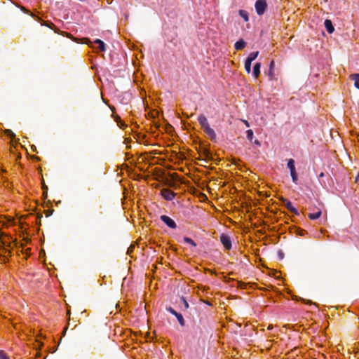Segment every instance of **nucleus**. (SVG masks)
<instances>
[{
    "mask_svg": "<svg viewBox=\"0 0 359 359\" xmlns=\"http://www.w3.org/2000/svg\"><path fill=\"white\" fill-rule=\"evenodd\" d=\"M208 156H209V152L208 151L205 152V156L208 157Z\"/></svg>",
    "mask_w": 359,
    "mask_h": 359,
    "instance_id": "nucleus-38",
    "label": "nucleus"
},
{
    "mask_svg": "<svg viewBox=\"0 0 359 359\" xmlns=\"http://www.w3.org/2000/svg\"><path fill=\"white\" fill-rule=\"evenodd\" d=\"M130 248H132V246H130V248H128V250H130V251H132V249Z\"/></svg>",
    "mask_w": 359,
    "mask_h": 359,
    "instance_id": "nucleus-39",
    "label": "nucleus"
},
{
    "mask_svg": "<svg viewBox=\"0 0 359 359\" xmlns=\"http://www.w3.org/2000/svg\"><path fill=\"white\" fill-rule=\"evenodd\" d=\"M161 219L170 229H175L177 227L175 221L167 215H161Z\"/></svg>",
    "mask_w": 359,
    "mask_h": 359,
    "instance_id": "nucleus-5",
    "label": "nucleus"
},
{
    "mask_svg": "<svg viewBox=\"0 0 359 359\" xmlns=\"http://www.w3.org/2000/svg\"><path fill=\"white\" fill-rule=\"evenodd\" d=\"M320 215H321V211L318 210L316 212L309 214L308 217L310 219L314 220V219H317L318 218H319L320 217Z\"/></svg>",
    "mask_w": 359,
    "mask_h": 359,
    "instance_id": "nucleus-17",
    "label": "nucleus"
},
{
    "mask_svg": "<svg viewBox=\"0 0 359 359\" xmlns=\"http://www.w3.org/2000/svg\"><path fill=\"white\" fill-rule=\"evenodd\" d=\"M246 46V43L243 40H239L235 43V48L237 50L243 49Z\"/></svg>",
    "mask_w": 359,
    "mask_h": 359,
    "instance_id": "nucleus-16",
    "label": "nucleus"
},
{
    "mask_svg": "<svg viewBox=\"0 0 359 359\" xmlns=\"http://www.w3.org/2000/svg\"><path fill=\"white\" fill-rule=\"evenodd\" d=\"M130 248H132V246H130V248H128V250H130V251H132V249Z\"/></svg>",
    "mask_w": 359,
    "mask_h": 359,
    "instance_id": "nucleus-40",
    "label": "nucleus"
},
{
    "mask_svg": "<svg viewBox=\"0 0 359 359\" xmlns=\"http://www.w3.org/2000/svg\"><path fill=\"white\" fill-rule=\"evenodd\" d=\"M255 143L256 144H259V142L258 140H255Z\"/></svg>",
    "mask_w": 359,
    "mask_h": 359,
    "instance_id": "nucleus-37",
    "label": "nucleus"
},
{
    "mask_svg": "<svg viewBox=\"0 0 359 359\" xmlns=\"http://www.w3.org/2000/svg\"><path fill=\"white\" fill-rule=\"evenodd\" d=\"M15 6L17 7H18L23 13H26V14H28L30 16H32V18H35L36 19V17H37L36 15H35L32 12H31L30 11H29L28 9H27L25 6H20V5H18V4H15Z\"/></svg>",
    "mask_w": 359,
    "mask_h": 359,
    "instance_id": "nucleus-15",
    "label": "nucleus"
},
{
    "mask_svg": "<svg viewBox=\"0 0 359 359\" xmlns=\"http://www.w3.org/2000/svg\"><path fill=\"white\" fill-rule=\"evenodd\" d=\"M324 24L328 33L332 34L334 31V28L330 20H325Z\"/></svg>",
    "mask_w": 359,
    "mask_h": 359,
    "instance_id": "nucleus-13",
    "label": "nucleus"
},
{
    "mask_svg": "<svg viewBox=\"0 0 359 359\" xmlns=\"http://www.w3.org/2000/svg\"><path fill=\"white\" fill-rule=\"evenodd\" d=\"M239 14L244 19V20L245 22L248 21V20H249L248 13L245 11L240 10Z\"/></svg>",
    "mask_w": 359,
    "mask_h": 359,
    "instance_id": "nucleus-21",
    "label": "nucleus"
},
{
    "mask_svg": "<svg viewBox=\"0 0 359 359\" xmlns=\"http://www.w3.org/2000/svg\"><path fill=\"white\" fill-rule=\"evenodd\" d=\"M168 311L172 313L174 316H177L179 313H177L175 310H174L172 308L170 307L168 309Z\"/></svg>",
    "mask_w": 359,
    "mask_h": 359,
    "instance_id": "nucleus-29",
    "label": "nucleus"
},
{
    "mask_svg": "<svg viewBox=\"0 0 359 359\" xmlns=\"http://www.w3.org/2000/svg\"><path fill=\"white\" fill-rule=\"evenodd\" d=\"M36 20H37L39 22H40L41 25L46 26V27L50 28L55 33L59 34H63V31H60L59 29H57L53 22H48V21H44L39 16L36 17Z\"/></svg>",
    "mask_w": 359,
    "mask_h": 359,
    "instance_id": "nucleus-1",
    "label": "nucleus"
},
{
    "mask_svg": "<svg viewBox=\"0 0 359 359\" xmlns=\"http://www.w3.org/2000/svg\"><path fill=\"white\" fill-rule=\"evenodd\" d=\"M283 201L285 203V205L286 208L292 213L298 214V212L297 209L292 205V203L287 200V199H283Z\"/></svg>",
    "mask_w": 359,
    "mask_h": 359,
    "instance_id": "nucleus-8",
    "label": "nucleus"
},
{
    "mask_svg": "<svg viewBox=\"0 0 359 359\" xmlns=\"http://www.w3.org/2000/svg\"><path fill=\"white\" fill-rule=\"evenodd\" d=\"M260 68L261 64L259 62H257L255 64L253 67L252 74L255 79H257L260 74Z\"/></svg>",
    "mask_w": 359,
    "mask_h": 359,
    "instance_id": "nucleus-9",
    "label": "nucleus"
},
{
    "mask_svg": "<svg viewBox=\"0 0 359 359\" xmlns=\"http://www.w3.org/2000/svg\"><path fill=\"white\" fill-rule=\"evenodd\" d=\"M251 63L250 60H246L245 62V69L248 74H250L251 72Z\"/></svg>",
    "mask_w": 359,
    "mask_h": 359,
    "instance_id": "nucleus-20",
    "label": "nucleus"
},
{
    "mask_svg": "<svg viewBox=\"0 0 359 359\" xmlns=\"http://www.w3.org/2000/svg\"><path fill=\"white\" fill-rule=\"evenodd\" d=\"M274 67H275V62H274V60H272L269 65V74H268L269 80L274 79Z\"/></svg>",
    "mask_w": 359,
    "mask_h": 359,
    "instance_id": "nucleus-10",
    "label": "nucleus"
},
{
    "mask_svg": "<svg viewBox=\"0 0 359 359\" xmlns=\"http://www.w3.org/2000/svg\"><path fill=\"white\" fill-rule=\"evenodd\" d=\"M21 158V156L20 154H18L17 156L16 160H18V158Z\"/></svg>",
    "mask_w": 359,
    "mask_h": 359,
    "instance_id": "nucleus-35",
    "label": "nucleus"
},
{
    "mask_svg": "<svg viewBox=\"0 0 359 359\" xmlns=\"http://www.w3.org/2000/svg\"><path fill=\"white\" fill-rule=\"evenodd\" d=\"M350 79L354 81V86L359 89V74L350 75Z\"/></svg>",
    "mask_w": 359,
    "mask_h": 359,
    "instance_id": "nucleus-14",
    "label": "nucleus"
},
{
    "mask_svg": "<svg viewBox=\"0 0 359 359\" xmlns=\"http://www.w3.org/2000/svg\"><path fill=\"white\" fill-rule=\"evenodd\" d=\"M11 255H0V263L5 264L8 261Z\"/></svg>",
    "mask_w": 359,
    "mask_h": 359,
    "instance_id": "nucleus-22",
    "label": "nucleus"
},
{
    "mask_svg": "<svg viewBox=\"0 0 359 359\" xmlns=\"http://www.w3.org/2000/svg\"><path fill=\"white\" fill-rule=\"evenodd\" d=\"M184 306H185L187 308L189 306L188 303H187L186 301H184Z\"/></svg>",
    "mask_w": 359,
    "mask_h": 359,
    "instance_id": "nucleus-36",
    "label": "nucleus"
},
{
    "mask_svg": "<svg viewBox=\"0 0 359 359\" xmlns=\"http://www.w3.org/2000/svg\"><path fill=\"white\" fill-rule=\"evenodd\" d=\"M247 138L250 140H252L253 138V131L252 130H248L246 131Z\"/></svg>",
    "mask_w": 359,
    "mask_h": 359,
    "instance_id": "nucleus-28",
    "label": "nucleus"
},
{
    "mask_svg": "<svg viewBox=\"0 0 359 359\" xmlns=\"http://www.w3.org/2000/svg\"><path fill=\"white\" fill-rule=\"evenodd\" d=\"M82 41H83V43H86V44H88V45H89L90 43H91V41H90V39H88V38H83V39H82Z\"/></svg>",
    "mask_w": 359,
    "mask_h": 359,
    "instance_id": "nucleus-32",
    "label": "nucleus"
},
{
    "mask_svg": "<svg viewBox=\"0 0 359 359\" xmlns=\"http://www.w3.org/2000/svg\"><path fill=\"white\" fill-rule=\"evenodd\" d=\"M6 135L8 136L12 140L13 138H15V135L11 130H6L5 132Z\"/></svg>",
    "mask_w": 359,
    "mask_h": 359,
    "instance_id": "nucleus-27",
    "label": "nucleus"
},
{
    "mask_svg": "<svg viewBox=\"0 0 359 359\" xmlns=\"http://www.w3.org/2000/svg\"><path fill=\"white\" fill-rule=\"evenodd\" d=\"M43 189V196L44 198H46L47 196V187L45 185V184H43V187H42Z\"/></svg>",
    "mask_w": 359,
    "mask_h": 359,
    "instance_id": "nucleus-30",
    "label": "nucleus"
},
{
    "mask_svg": "<svg viewBox=\"0 0 359 359\" xmlns=\"http://www.w3.org/2000/svg\"><path fill=\"white\" fill-rule=\"evenodd\" d=\"M358 142H359V139H358Z\"/></svg>",
    "mask_w": 359,
    "mask_h": 359,
    "instance_id": "nucleus-42",
    "label": "nucleus"
},
{
    "mask_svg": "<svg viewBox=\"0 0 359 359\" xmlns=\"http://www.w3.org/2000/svg\"><path fill=\"white\" fill-rule=\"evenodd\" d=\"M0 359H9V358L3 351H0Z\"/></svg>",
    "mask_w": 359,
    "mask_h": 359,
    "instance_id": "nucleus-31",
    "label": "nucleus"
},
{
    "mask_svg": "<svg viewBox=\"0 0 359 359\" xmlns=\"http://www.w3.org/2000/svg\"><path fill=\"white\" fill-rule=\"evenodd\" d=\"M161 196L165 200L171 201L175 198V194L169 189H163L161 191Z\"/></svg>",
    "mask_w": 359,
    "mask_h": 359,
    "instance_id": "nucleus-6",
    "label": "nucleus"
},
{
    "mask_svg": "<svg viewBox=\"0 0 359 359\" xmlns=\"http://www.w3.org/2000/svg\"><path fill=\"white\" fill-rule=\"evenodd\" d=\"M198 121L203 129L210 125L207 118L203 114H200L198 116Z\"/></svg>",
    "mask_w": 359,
    "mask_h": 359,
    "instance_id": "nucleus-7",
    "label": "nucleus"
},
{
    "mask_svg": "<svg viewBox=\"0 0 359 359\" xmlns=\"http://www.w3.org/2000/svg\"><path fill=\"white\" fill-rule=\"evenodd\" d=\"M271 329H273V326L271 325H269L268 330H271Z\"/></svg>",
    "mask_w": 359,
    "mask_h": 359,
    "instance_id": "nucleus-34",
    "label": "nucleus"
},
{
    "mask_svg": "<svg viewBox=\"0 0 359 359\" xmlns=\"http://www.w3.org/2000/svg\"><path fill=\"white\" fill-rule=\"evenodd\" d=\"M287 168L290 170V175L294 183L297 184L298 180L297 174L296 172V168L294 165V161L293 159H290L287 162Z\"/></svg>",
    "mask_w": 359,
    "mask_h": 359,
    "instance_id": "nucleus-2",
    "label": "nucleus"
},
{
    "mask_svg": "<svg viewBox=\"0 0 359 359\" xmlns=\"http://www.w3.org/2000/svg\"><path fill=\"white\" fill-rule=\"evenodd\" d=\"M62 35L73 40L74 41H76V42L78 41V39L74 37L73 35L71 34L70 33L65 32L63 31V34H62Z\"/></svg>",
    "mask_w": 359,
    "mask_h": 359,
    "instance_id": "nucleus-23",
    "label": "nucleus"
},
{
    "mask_svg": "<svg viewBox=\"0 0 359 359\" xmlns=\"http://www.w3.org/2000/svg\"><path fill=\"white\" fill-rule=\"evenodd\" d=\"M11 255L10 250L5 247L0 248V255Z\"/></svg>",
    "mask_w": 359,
    "mask_h": 359,
    "instance_id": "nucleus-24",
    "label": "nucleus"
},
{
    "mask_svg": "<svg viewBox=\"0 0 359 359\" xmlns=\"http://www.w3.org/2000/svg\"><path fill=\"white\" fill-rule=\"evenodd\" d=\"M220 241H221L222 244L223 245L224 248L226 250H229L231 248V246H232L231 240L230 236H229L228 235L222 233L220 236Z\"/></svg>",
    "mask_w": 359,
    "mask_h": 359,
    "instance_id": "nucleus-4",
    "label": "nucleus"
},
{
    "mask_svg": "<svg viewBox=\"0 0 359 359\" xmlns=\"http://www.w3.org/2000/svg\"><path fill=\"white\" fill-rule=\"evenodd\" d=\"M267 4L265 0H257L255 3L256 12L259 15H262L265 12Z\"/></svg>",
    "mask_w": 359,
    "mask_h": 359,
    "instance_id": "nucleus-3",
    "label": "nucleus"
},
{
    "mask_svg": "<svg viewBox=\"0 0 359 359\" xmlns=\"http://www.w3.org/2000/svg\"><path fill=\"white\" fill-rule=\"evenodd\" d=\"M95 43H97L99 45L98 46V48L100 51H104L105 50V46H104V43L100 40V39H96L95 41Z\"/></svg>",
    "mask_w": 359,
    "mask_h": 359,
    "instance_id": "nucleus-19",
    "label": "nucleus"
},
{
    "mask_svg": "<svg viewBox=\"0 0 359 359\" xmlns=\"http://www.w3.org/2000/svg\"><path fill=\"white\" fill-rule=\"evenodd\" d=\"M243 122L245 123V125L247 126V127H249L250 126V124L248 123V121L246 120H243Z\"/></svg>",
    "mask_w": 359,
    "mask_h": 359,
    "instance_id": "nucleus-33",
    "label": "nucleus"
},
{
    "mask_svg": "<svg viewBox=\"0 0 359 359\" xmlns=\"http://www.w3.org/2000/svg\"><path fill=\"white\" fill-rule=\"evenodd\" d=\"M258 55H259L258 51L252 52L249 54V55L246 60H250V62H252L257 57Z\"/></svg>",
    "mask_w": 359,
    "mask_h": 359,
    "instance_id": "nucleus-18",
    "label": "nucleus"
},
{
    "mask_svg": "<svg viewBox=\"0 0 359 359\" xmlns=\"http://www.w3.org/2000/svg\"><path fill=\"white\" fill-rule=\"evenodd\" d=\"M184 241L188 244H190L191 245H192L194 247L196 246V243L191 238H190L189 237H184Z\"/></svg>",
    "mask_w": 359,
    "mask_h": 359,
    "instance_id": "nucleus-25",
    "label": "nucleus"
},
{
    "mask_svg": "<svg viewBox=\"0 0 359 359\" xmlns=\"http://www.w3.org/2000/svg\"><path fill=\"white\" fill-rule=\"evenodd\" d=\"M204 132L211 138H215V133L214 130L210 126V125L203 129Z\"/></svg>",
    "mask_w": 359,
    "mask_h": 359,
    "instance_id": "nucleus-12",
    "label": "nucleus"
},
{
    "mask_svg": "<svg viewBox=\"0 0 359 359\" xmlns=\"http://www.w3.org/2000/svg\"><path fill=\"white\" fill-rule=\"evenodd\" d=\"M176 318H177V319L178 320L179 323H180L182 326H184V318H183L182 315V314H180V313H178V314L176 316Z\"/></svg>",
    "mask_w": 359,
    "mask_h": 359,
    "instance_id": "nucleus-26",
    "label": "nucleus"
},
{
    "mask_svg": "<svg viewBox=\"0 0 359 359\" xmlns=\"http://www.w3.org/2000/svg\"><path fill=\"white\" fill-rule=\"evenodd\" d=\"M204 132L211 138H215V133L214 130L210 126V125L203 129Z\"/></svg>",
    "mask_w": 359,
    "mask_h": 359,
    "instance_id": "nucleus-11",
    "label": "nucleus"
},
{
    "mask_svg": "<svg viewBox=\"0 0 359 359\" xmlns=\"http://www.w3.org/2000/svg\"><path fill=\"white\" fill-rule=\"evenodd\" d=\"M130 248H132V246H130V248H128V250H130V251H132V249Z\"/></svg>",
    "mask_w": 359,
    "mask_h": 359,
    "instance_id": "nucleus-41",
    "label": "nucleus"
}]
</instances>
